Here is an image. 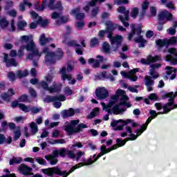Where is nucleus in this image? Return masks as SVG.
Returning a JSON list of instances; mask_svg holds the SVG:
<instances>
[{
  "label": "nucleus",
  "mask_w": 177,
  "mask_h": 177,
  "mask_svg": "<svg viewBox=\"0 0 177 177\" xmlns=\"http://www.w3.org/2000/svg\"><path fill=\"white\" fill-rule=\"evenodd\" d=\"M28 75V71L25 70L24 71H17V77L19 78V80H21V78H26Z\"/></svg>",
  "instance_id": "nucleus-30"
},
{
  "label": "nucleus",
  "mask_w": 177,
  "mask_h": 177,
  "mask_svg": "<svg viewBox=\"0 0 177 177\" xmlns=\"http://www.w3.org/2000/svg\"><path fill=\"white\" fill-rule=\"evenodd\" d=\"M118 19L124 27L126 28L129 27V23L125 21V19H124V17L122 15H118Z\"/></svg>",
  "instance_id": "nucleus-54"
},
{
  "label": "nucleus",
  "mask_w": 177,
  "mask_h": 177,
  "mask_svg": "<svg viewBox=\"0 0 177 177\" xmlns=\"http://www.w3.org/2000/svg\"><path fill=\"white\" fill-rule=\"evenodd\" d=\"M95 95L98 100H103L109 97V91L104 87H98L95 89Z\"/></svg>",
  "instance_id": "nucleus-8"
},
{
  "label": "nucleus",
  "mask_w": 177,
  "mask_h": 177,
  "mask_svg": "<svg viewBox=\"0 0 177 177\" xmlns=\"http://www.w3.org/2000/svg\"><path fill=\"white\" fill-rule=\"evenodd\" d=\"M131 31L129 33V36L127 37L128 41H132L133 35L137 33L138 37L134 38V41L136 44H140L139 48H145V44H146L147 41L143 39V36L142 35V28L140 26H138L136 28V25H135V24H132L131 25Z\"/></svg>",
  "instance_id": "nucleus-4"
},
{
  "label": "nucleus",
  "mask_w": 177,
  "mask_h": 177,
  "mask_svg": "<svg viewBox=\"0 0 177 177\" xmlns=\"http://www.w3.org/2000/svg\"><path fill=\"white\" fill-rule=\"evenodd\" d=\"M158 19L159 22L157 26V30L158 31H162V30H164V25L165 24L164 19H165L167 21H171V20H173L174 16L172 15V13L167 10H165L158 14Z\"/></svg>",
  "instance_id": "nucleus-5"
},
{
  "label": "nucleus",
  "mask_w": 177,
  "mask_h": 177,
  "mask_svg": "<svg viewBox=\"0 0 177 177\" xmlns=\"http://www.w3.org/2000/svg\"><path fill=\"white\" fill-rule=\"evenodd\" d=\"M97 59L90 58L88 60V64H93V67H100V64L104 63V57L102 55H97Z\"/></svg>",
  "instance_id": "nucleus-11"
},
{
  "label": "nucleus",
  "mask_w": 177,
  "mask_h": 177,
  "mask_svg": "<svg viewBox=\"0 0 177 177\" xmlns=\"http://www.w3.org/2000/svg\"><path fill=\"white\" fill-rule=\"evenodd\" d=\"M167 41L169 43V46L170 45H174V44H176V42H177L176 37H173L170 38L169 39H167Z\"/></svg>",
  "instance_id": "nucleus-62"
},
{
  "label": "nucleus",
  "mask_w": 177,
  "mask_h": 177,
  "mask_svg": "<svg viewBox=\"0 0 177 177\" xmlns=\"http://www.w3.org/2000/svg\"><path fill=\"white\" fill-rule=\"evenodd\" d=\"M48 2V0H43L41 3V6H39V4L37 3L35 6V10H39L40 12H42L45 10V8H46V3Z\"/></svg>",
  "instance_id": "nucleus-29"
},
{
  "label": "nucleus",
  "mask_w": 177,
  "mask_h": 177,
  "mask_svg": "<svg viewBox=\"0 0 177 177\" xmlns=\"http://www.w3.org/2000/svg\"><path fill=\"white\" fill-rule=\"evenodd\" d=\"M105 0H91V1H88L87 3V5H86L84 8H83V10H84V12H86V13H88V12H89V10L91 8H95V6H96V3H97V2L99 3H102V2H104Z\"/></svg>",
  "instance_id": "nucleus-16"
},
{
  "label": "nucleus",
  "mask_w": 177,
  "mask_h": 177,
  "mask_svg": "<svg viewBox=\"0 0 177 177\" xmlns=\"http://www.w3.org/2000/svg\"><path fill=\"white\" fill-rule=\"evenodd\" d=\"M148 98L149 99V100H154V101L158 100V96H157V94L156 93H151L148 96Z\"/></svg>",
  "instance_id": "nucleus-59"
},
{
  "label": "nucleus",
  "mask_w": 177,
  "mask_h": 177,
  "mask_svg": "<svg viewBox=\"0 0 177 177\" xmlns=\"http://www.w3.org/2000/svg\"><path fill=\"white\" fill-rule=\"evenodd\" d=\"M44 158L47 160V161H50V165H56V164L59 162V160L57 158H52L46 156H45Z\"/></svg>",
  "instance_id": "nucleus-38"
},
{
  "label": "nucleus",
  "mask_w": 177,
  "mask_h": 177,
  "mask_svg": "<svg viewBox=\"0 0 177 177\" xmlns=\"http://www.w3.org/2000/svg\"><path fill=\"white\" fill-rule=\"evenodd\" d=\"M59 74L62 75V81H66V80H67V81H71V80L73 79V76L71 75V74L67 75V73H66V67H62L59 70Z\"/></svg>",
  "instance_id": "nucleus-18"
},
{
  "label": "nucleus",
  "mask_w": 177,
  "mask_h": 177,
  "mask_svg": "<svg viewBox=\"0 0 177 177\" xmlns=\"http://www.w3.org/2000/svg\"><path fill=\"white\" fill-rule=\"evenodd\" d=\"M30 127L32 135H36L37 132H38V126L37 125V123L32 122L30 124Z\"/></svg>",
  "instance_id": "nucleus-33"
},
{
  "label": "nucleus",
  "mask_w": 177,
  "mask_h": 177,
  "mask_svg": "<svg viewBox=\"0 0 177 177\" xmlns=\"http://www.w3.org/2000/svg\"><path fill=\"white\" fill-rule=\"evenodd\" d=\"M122 36L118 35L115 37H113L111 41V45H116V46L114 48L113 50L115 52L116 50H118V48L122 45Z\"/></svg>",
  "instance_id": "nucleus-13"
},
{
  "label": "nucleus",
  "mask_w": 177,
  "mask_h": 177,
  "mask_svg": "<svg viewBox=\"0 0 177 177\" xmlns=\"http://www.w3.org/2000/svg\"><path fill=\"white\" fill-rule=\"evenodd\" d=\"M59 157L64 158L66 156L71 160H74L75 158V153L74 151L68 149V148H61L58 150Z\"/></svg>",
  "instance_id": "nucleus-7"
},
{
  "label": "nucleus",
  "mask_w": 177,
  "mask_h": 177,
  "mask_svg": "<svg viewBox=\"0 0 177 177\" xmlns=\"http://www.w3.org/2000/svg\"><path fill=\"white\" fill-rule=\"evenodd\" d=\"M17 100L20 102H27L28 103H30V100H28V95H27V94H22L18 97Z\"/></svg>",
  "instance_id": "nucleus-41"
},
{
  "label": "nucleus",
  "mask_w": 177,
  "mask_h": 177,
  "mask_svg": "<svg viewBox=\"0 0 177 177\" xmlns=\"http://www.w3.org/2000/svg\"><path fill=\"white\" fill-rule=\"evenodd\" d=\"M168 107H171V105L167 102L163 106V111L156 113L157 115H160V114H168V113H169Z\"/></svg>",
  "instance_id": "nucleus-39"
},
{
  "label": "nucleus",
  "mask_w": 177,
  "mask_h": 177,
  "mask_svg": "<svg viewBox=\"0 0 177 177\" xmlns=\"http://www.w3.org/2000/svg\"><path fill=\"white\" fill-rule=\"evenodd\" d=\"M18 171L22 175H25L26 176H30V174L28 172H31L32 171V168L29 167L27 165L24 163L21 164V165L18 167Z\"/></svg>",
  "instance_id": "nucleus-14"
},
{
  "label": "nucleus",
  "mask_w": 177,
  "mask_h": 177,
  "mask_svg": "<svg viewBox=\"0 0 177 177\" xmlns=\"http://www.w3.org/2000/svg\"><path fill=\"white\" fill-rule=\"evenodd\" d=\"M23 159L21 157H14L10 160V165H15V164H21Z\"/></svg>",
  "instance_id": "nucleus-37"
},
{
  "label": "nucleus",
  "mask_w": 177,
  "mask_h": 177,
  "mask_svg": "<svg viewBox=\"0 0 177 177\" xmlns=\"http://www.w3.org/2000/svg\"><path fill=\"white\" fill-rule=\"evenodd\" d=\"M86 128H88V126L84 123L80 124V120H71L70 124L64 127V129L68 136L80 133V132H82V129H85Z\"/></svg>",
  "instance_id": "nucleus-3"
},
{
  "label": "nucleus",
  "mask_w": 177,
  "mask_h": 177,
  "mask_svg": "<svg viewBox=\"0 0 177 177\" xmlns=\"http://www.w3.org/2000/svg\"><path fill=\"white\" fill-rule=\"evenodd\" d=\"M37 24H40L41 27L43 28H45V27H48V26H49V20L44 19L42 17H39Z\"/></svg>",
  "instance_id": "nucleus-28"
},
{
  "label": "nucleus",
  "mask_w": 177,
  "mask_h": 177,
  "mask_svg": "<svg viewBox=\"0 0 177 177\" xmlns=\"http://www.w3.org/2000/svg\"><path fill=\"white\" fill-rule=\"evenodd\" d=\"M97 15H99V7H95L91 10V16L92 17H96Z\"/></svg>",
  "instance_id": "nucleus-57"
},
{
  "label": "nucleus",
  "mask_w": 177,
  "mask_h": 177,
  "mask_svg": "<svg viewBox=\"0 0 177 177\" xmlns=\"http://www.w3.org/2000/svg\"><path fill=\"white\" fill-rule=\"evenodd\" d=\"M138 15H139V9L138 8H133L131 10V16L133 17V19H135L136 17H138Z\"/></svg>",
  "instance_id": "nucleus-52"
},
{
  "label": "nucleus",
  "mask_w": 177,
  "mask_h": 177,
  "mask_svg": "<svg viewBox=\"0 0 177 177\" xmlns=\"http://www.w3.org/2000/svg\"><path fill=\"white\" fill-rule=\"evenodd\" d=\"M1 97L4 102H7V103H9L10 100H12V95L8 94V93H4L1 95Z\"/></svg>",
  "instance_id": "nucleus-45"
},
{
  "label": "nucleus",
  "mask_w": 177,
  "mask_h": 177,
  "mask_svg": "<svg viewBox=\"0 0 177 177\" xmlns=\"http://www.w3.org/2000/svg\"><path fill=\"white\" fill-rule=\"evenodd\" d=\"M41 110V107H37V106H32L30 107V111L32 113V114H38Z\"/></svg>",
  "instance_id": "nucleus-56"
},
{
  "label": "nucleus",
  "mask_w": 177,
  "mask_h": 177,
  "mask_svg": "<svg viewBox=\"0 0 177 177\" xmlns=\"http://www.w3.org/2000/svg\"><path fill=\"white\" fill-rule=\"evenodd\" d=\"M101 104L103 107V110H105V111H107L109 114H113L111 109H111V107L113 106L114 104H115V101H113L111 100L109 102V104L107 105H106V103L104 102H102Z\"/></svg>",
  "instance_id": "nucleus-20"
},
{
  "label": "nucleus",
  "mask_w": 177,
  "mask_h": 177,
  "mask_svg": "<svg viewBox=\"0 0 177 177\" xmlns=\"http://www.w3.org/2000/svg\"><path fill=\"white\" fill-rule=\"evenodd\" d=\"M106 29L105 30L106 32H113L114 31V24L111 21L106 22Z\"/></svg>",
  "instance_id": "nucleus-34"
},
{
  "label": "nucleus",
  "mask_w": 177,
  "mask_h": 177,
  "mask_svg": "<svg viewBox=\"0 0 177 177\" xmlns=\"http://www.w3.org/2000/svg\"><path fill=\"white\" fill-rule=\"evenodd\" d=\"M75 114V110L73 108H69L68 110L64 109L61 112V117L64 118V120H66V118H69V117H74Z\"/></svg>",
  "instance_id": "nucleus-15"
},
{
  "label": "nucleus",
  "mask_w": 177,
  "mask_h": 177,
  "mask_svg": "<svg viewBox=\"0 0 177 177\" xmlns=\"http://www.w3.org/2000/svg\"><path fill=\"white\" fill-rule=\"evenodd\" d=\"M168 53H170V55H174V56H176V57H177L176 48H169L168 50Z\"/></svg>",
  "instance_id": "nucleus-64"
},
{
  "label": "nucleus",
  "mask_w": 177,
  "mask_h": 177,
  "mask_svg": "<svg viewBox=\"0 0 177 177\" xmlns=\"http://www.w3.org/2000/svg\"><path fill=\"white\" fill-rule=\"evenodd\" d=\"M120 74L122 77H124V78H131V72H126V71H121Z\"/></svg>",
  "instance_id": "nucleus-60"
},
{
  "label": "nucleus",
  "mask_w": 177,
  "mask_h": 177,
  "mask_svg": "<svg viewBox=\"0 0 177 177\" xmlns=\"http://www.w3.org/2000/svg\"><path fill=\"white\" fill-rule=\"evenodd\" d=\"M156 44L158 48H164V46L168 48V46H169V43H168V39H159L156 41Z\"/></svg>",
  "instance_id": "nucleus-22"
},
{
  "label": "nucleus",
  "mask_w": 177,
  "mask_h": 177,
  "mask_svg": "<svg viewBox=\"0 0 177 177\" xmlns=\"http://www.w3.org/2000/svg\"><path fill=\"white\" fill-rule=\"evenodd\" d=\"M68 46H75V48H82L81 44H77V41L71 40L67 43Z\"/></svg>",
  "instance_id": "nucleus-51"
},
{
  "label": "nucleus",
  "mask_w": 177,
  "mask_h": 177,
  "mask_svg": "<svg viewBox=\"0 0 177 177\" xmlns=\"http://www.w3.org/2000/svg\"><path fill=\"white\" fill-rule=\"evenodd\" d=\"M8 127V123L6 121H3L1 122V131H7Z\"/></svg>",
  "instance_id": "nucleus-63"
},
{
  "label": "nucleus",
  "mask_w": 177,
  "mask_h": 177,
  "mask_svg": "<svg viewBox=\"0 0 177 177\" xmlns=\"http://www.w3.org/2000/svg\"><path fill=\"white\" fill-rule=\"evenodd\" d=\"M81 167H84V163L83 162H80L78 164H77L76 165L72 167L70 170L68 171V172L66 171V175H70V174H73V172H74V171H75V169H78V168H81Z\"/></svg>",
  "instance_id": "nucleus-32"
},
{
  "label": "nucleus",
  "mask_w": 177,
  "mask_h": 177,
  "mask_svg": "<svg viewBox=\"0 0 177 177\" xmlns=\"http://www.w3.org/2000/svg\"><path fill=\"white\" fill-rule=\"evenodd\" d=\"M165 70H166V74L167 75H171V74H173L171 75V76L170 77V80H175V78H176V71H177V69L176 68H173V67H165Z\"/></svg>",
  "instance_id": "nucleus-21"
},
{
  "label": "nucleus",
  "mask_w": 177,
  "mask_h": 177,
  "mask_svg": "<svg viewBox=\"0 0 177 177\" xmlns=\"http://www.w3.org/2000/svg\"><path fill=\"white\" fill-rule=\"evenodd\" d=\"M120 106L122 105H120L119 102L112 108L113 113L115 114V115H117L118 113H124V111H125V109L124 108H120Z\"/></svg>",
  "instance_id": "nucleus-27"
},
{
  "label": "nucleus",
  "mask_w": 177,
  "mask_h": 177,
  "mask_svg": "<svg viewBox=\"0 0 177 177\" xmlns=\"http://www.w3.org/2000/svg\"><path fill=\"white\" fill-rule=\"evenodd\" d=\"M49 143L50 145H56V144L64 145V143H66V140L61 138L59 140H53V142H49Z\"/></svg>",
  "instance_id": "nucleus-53"
},
{
  "label": "nucleus",
  "mask_w": 177,
  "mask_h": 177,
  "mask_svg": "<svg viewBox=\"0 0 177 177\" xmlns=\"http://www.w3.org/2000/svg\"><path fill=\"white\" fill-rule=\"evenodd\" d=\"M127 142H128L127 138L124 140H122V138H118L116 140V144L118 145V147H122V146H125Z\"/></svg>",
  "instance_id": "nucleus-44"
},
{
  "label": "nucleus",
  "mask_w": 177,
  "mask_h": 177,
  "mask_svg": "<svg viewBox=\"0 0 177 177\" xmlns=\"http://www.w3.org/2000/svg\"><path fill=\"white\" fill-rule=\"evenodd\" d=\"M51 10H59V12H62V10H63V6H62V1H57V3L54 5Z\"/></svg>",
  "instance_id": "nucleus-42"
},
{
  "label": "nucleus",
  "mask_w": 177,
  "mask_h": 177,
  "mask_svg": "<svg viewBox=\"0 0 177 177\" xmlns=\"http://www.w3.org/2000/svg\"><path fill=\"white\" fill-rule=\"evenodd\" d=\"M40 86H41V88H43V89L44 91H48V92L50 91V87H49V85L48 84V83L45 81H41L39 83Z\"/></svg>",
  "instance_id": "nucleus-49"
},
{
  "label": "nucleus",
  "mask_w": 177,
  "mask_h": 177,
  "mask_svg": "<svg viewBox=\"0 0 177 177\" xmlns=\"http://www.w3.org/2000/svg\"><path fill=\"white\" fill-rule=\"evenodd\" d=\"M149 114H150L151 116H149L147 118V121L145 122V124L147 126L149 125L151 122V121H153V120H154V118H156L157 117V112L156 111H154V110H151V109L149 111Z\"/></svg>",
  "instance_id": "nucleus-25"
},
{
  "label": "nucleus",
  "mask_w": 177,
  "mask_h": 177,
  "mask_svg": "<svg viewBox=\"0 0 177 177\" xmlns=\"http://www.w3.org/2000/svg\"><path fill=\"white\" fill-rule=\"evenodd\" d=\"M156 68H157V67H151L149 71V75L152 78H153V80L158 78V74H156Z\"/></svg>",
  "instance_id": "nucleus-48"
},
{
  "label": "nucleus",
  "mask_w": 177,
  "mask_h": 177,
  "mask_svg": "<svg viewBox=\"0 0 177 177\" xmlns=\"http://www.w3.org/2000/svg\"><path fill=\"white\" fill-rule=\"evenodd\" d=\"M14 140H19V138L21 136V132L20 130H17L14 131Z\"/></svg>",
  "instance_id": "nucleus-58"
},
{
  "label": "nucleus",
  "mask_w": 177,
  "mask_h": 177,
  "mask_svg": "<svg viewBox=\"0 0 177 177\" xmlns=\"http://www.w3.org/2000/svg\"><path fill=\"white\" fill-rule=\"evenodd\" d=\"M8 26H9V21H7V19L3 17L0 19V27L2 28V30H5V28H8Z\"/></svg>",
  "instance_id": "nucleus-31"
},
{
  "label": "nucleus",
  "mask_w": 177,
  "mask_h": 177,
  "mask_svg": "<svg viewBox=\"0 0 177 177\" xmlns=\"http://www.w3.org/2000/svg\"><path fill=\"white\" fill-rule=\"evenodd\" d=\"M75 27H77V30H82L85 27V22L77 21L75 23Z\"/></svg>",
  "instance_id": "nucleus-55"
},
{
  "label": "nucleus",
  "mask_w": 177,
  "mask_h": 177,
  "mask_svg": "<svg viewBox=\"0 0 177 177\" xmlns=\"http://www.w3.org/2000/svg\"><path fill=\"white\" fill-rule=\"evenodd\" d=\"M177 97V91L174 93V91H171L169 93H166L162 95V99L165 100V99H169L168 102L171 106L175 103V99Z\"/></svg>",
  "instance_id": "nucleus-10"
},
{
  "label": "nucleus",
  "mask_w": 177,
  "mask_h": 177,
  "mask_svg": "<svg viewBox=\"0 0 177 177\" xmlns=\"http://www.w3.org/2000/svg\"><path fill=\"white\" fill-rule=\"evenodd\" d=\"M165 61L168 62L170 66H176L177 64V58L173 57L171 54L167 55L165 56Z\"/></svg>",
  "instance_id": "nucleus-23"
},
{
  "label": "nucleus",
  "mask_w": 177,
  "mask_h": 177,
  "mask_svg": "<svg viewBox=\"0 0 177 177\" xmlns=\"http://www.w3.org/2000/svg\"><path fill=\"white\" fill-rule=\"evenodd\" d=\"M62 83L53 82V85L50 86V93H60L62 92Z\"/></svg>",
  "instance_id": "nucleus-17"
},
{
  "label": "nucleus",
  "mask_w": 177,
  "mask_h": 177,
  "mask_svg": "<svg viewBox=\"0 0 177 177\" xmlns=\"http://www.w3.org/2000/svg\"><path fill=\"white\" fill-rule=\"evenodd\" d=\"M19 107L20 110L24 111V113H30V111H31V107L27 106V105H26L23 103H20L19 104Z\"/></svg>",
  "instance_id": "nucleus-35"
},
{
  "label": "nucleus",
  "mask_w": 177,
  "mask_h": 177,
  "mask_svg": "<svg viewBox=\"0 0 177 177\" xmlns=\"http://www.w3.org/2000/svg\"><path fill=\"white\" fill-rule=\"evenodd\" d=\"M3 62L6 64V67H17L19 62L15 58H10L8 53L3 54Z\"/></svg>",
  "instance_id": "nucleus-9"
},
{
  "label": "nucleus",
  "mask_w": 177,
  "mask_h": 177,
  "mask_svg": "<svg viewBox=\"0 0 177 177\" xmlns=\"http://www.w3.org/2000/svg\"><path fill=\"white\" fill-rule=\"evenodd\" d=\"M154 85V81L151 80V76L145 77V86H153Z\"/></svg>",
  "instance_id": "nucleus-40"
},
{
  "label": "nucleus",
  "mask_w": 177,
  "mask_h": 177,
  "mask_svg": "<svg viewBox=\"0 0 177 177\" xmlns=\"http://www.w3.org/2000/svg\"><path fill=\"white\" fill-rule=\"evenodd\" d=\"M66 101V96L59 95V96L47 95L44 102L46 103H52V102H64Z\"/></svg>",
  "instance_id": "nucleus-12"
},
{
  "label": "nucleus",
  "mask_w": 177,
  "mask_h": 177,
  "mask_svg": "<svg viewBox=\"0 0 177 177\" xmlns=\"http://www.w3.org/2000/svg\"><path fill=\"white\" fill-rule=\"evenodd\" d=\"M17 27L19 31H26V27H27V21L25 20L18 21L17 22Z\"/></svg>",
  "instance_id": "nucleus-26"
},
{
  "label": "nucleus",
  "mask_w": 177,
  "mask_h": 177,
  "mask_svg": "<svg viewBox=\"0 0 177 177\" xmlns=\"http://www.w3.org/2000/svg\"><path fill=\"white\" fill-rule=\"evenodd\" d=\"M8 78L11 82H15V81H16V74H15V73H13L12 71L8 72Z\"/></svg>",
  "instance_id": "nucleus-47"
},
{
  "label": "nucleus",
  "mask_w": 177,
  "mask_h": 177,
  "mask_svg": "<svg viewBox=\"0 0 177 177\" xmlns=\"http://www.w3.org/2000/svg\"><path fill=\"white\" fill-rule=\"evenodd\" d=\"M102 49L104 53H110V44L104 41L102 44Z\"/></svg>",
  "instance_id": "nucleus-46"
},
{
  "label": "nucleus",
  "mask_w": 177,
  "mask_h": 177,
  "mask_svg": "<svg viewBox=\"0 0 177 177\" xmlns=\"http://www.w3.org/2000/svg\"><path fill=\"white\" fill-rule=\"evenodd\" d=\"M80 10H81V9L80 8H74L71 10V15L72 16H76L77 15H78L80 13Z\"/></svg>",
  "instance_id": "nucleus-61"
},
{
  "label": "nucleus",
  "mask_w": 177,
  "mask_h": 177,
  "mask_svg": "<svg viewBox=\"0 0 177 177\" xmlns=\"http://www.w3.org/2000/svg\"><path fill=\"white\" fill-rule=\"evenodd\" d=\"M97 80H107L109 78V74L107 71H102L99 75L96 76Z\"/></svg>",
  "instance_id": "nucleus-36"
},
{
  "label": "nucleus",
  "mask_w": 177,
  "mask_h": 177,
  "mask_svg": "<svg viewBox=\"0 0 177 177\" xmlns=\"http://www.w3.org/2000/svg\"><path fill=\"white\" fill-rule=\"evenodd\" d=\"M52 41H53V38L46 37L45 34L43 33L39 37V43L41 46H44V45H46V44L49 42H52Z\"/></svg>",
  "instance_id": "nucleus-19"
},
{
  "label": "nucleus",
  "mask_w": 177,
  "mask_h": 177,
  "mask_svg": "<svg viewBox=\"0 0 177 177\" xmlns=\"http://www.w3.org/2000/svg\"><path fill=\"white\" fill-rule=\"evenodd\" d=\"M43 53L46 54L45 62L48 64H56L57 60H62L64 56L63 49L58 48L55 52L49 51V48L45 47Z\"/></svg>",
  "instance_id": "nucleus-2"
},
{
  "label": "nucleus",
  "mask_w": 177,
  "mask_h": 177,
  "mask_svg": "<svg viewBox=\"0 0 177 177\" xmlns=\"http://www.w3.org/2000/svg\"><path fill=\"white\" fill-rule=\"evenodd\" d=\"M122 123L121 125H118L115 128V131H123L124 127L128 125V124H131L132 122V120L127 119L126 120H123V122H120Z\"/></svg>",
  "instance_id": "nucleus-24"
},
{
  "label": "nucleus",
  "mask_w": 177,
  "mask_h": 177,
  "mask_svg": "<svg viewBox=\"0 0 177 177\" xmlns=\"http://www.w3.org/2000/svg\"><path fill=\"white\" fill-rule=\"evenodd\" d=\"M14 5H15V3H13V1L7 0L6 5L4 6L5 10H9L10 9H12Z\"/></svg>",
  "instance_id": "nucleus-43"
},
{
  "label": "nucleus",
  "mask_w": 177,
  "mask_h": 177,
  "mask_svg": "<svg viewBox=\"0 0 177 177\" xmlns=\"http://www.w3.org/2000/svg\"><path fill=\"white\" fill-rule=\"evenodd\" d=\"M157 62H161V57L159 55H149L147 57V59L142 58L140 60V63L144 64V66H149L153 64V63H157Z\"/></svg>",
  "instance_id": "nucleus-6"
},
{
  "label": "nucleus",
  "mask_w": 177,
  "mask_h": 177,
  "mask_svg": "<svg viewBox=\"0 0 177 177\" xmlns=\"http://www.w3.org/2000/svg\"><path fill=\"white\" fill-rule=\"evenodd\" d=\"M96 45H99V39L96 37H93L90 41V47L95 48Z\"/></svg>",
  "instance_id": "nucleus-50"
},
{
  "label": "nucleus",
  "mask_w": 177,
  "mask_h": 177,
  "mask_svg": "<svg viewBox=\"0 0 177 177\" xmlns=\"http://www.w3.org/2000/svg\"><path fill=\"white\" fill-rule=\"evenodd\" d=\"M21 42L27 44L25 46H22L23 49H26L28 52H31V53L28 54L27 59L32 60L34 67H38V60L41 57V53L37 48L34 40H30V37L28 35H23L20 38Z\"/></svg>",
  "instance_id": "nucleus-1"
}]
</instances>
